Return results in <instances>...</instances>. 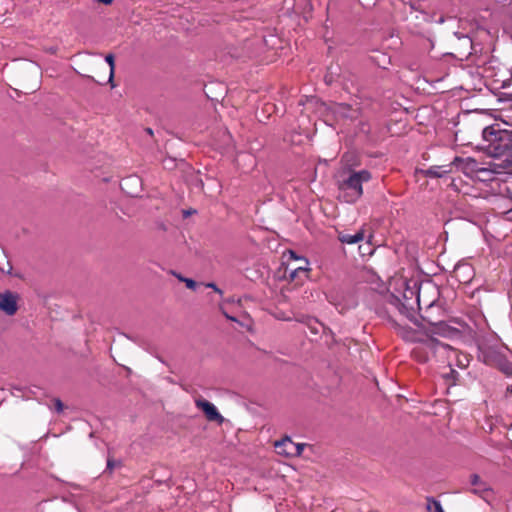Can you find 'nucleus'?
Masks as SVG:
<instances>
[{
  "label": "nucleus",
  "instance_id": "obj_10",
  "mask_svg": "<svg viewBox=\"0 0 512 512\" xmlns=\"http://www.w3.org/2000/svg\"><path fill=\"white\" fill-rule=\"evenodd\" d=\"M470 483L472 486H474L472 492L479 496H483L484 493L490 490L487 483L484 482L477 474H472L470 476Z\"/></svg>",
  "mask_w": 512,
  "mask_h": 512
},
{
  "label": "nucleus",
  "instance_id": "obj_13",
  "mask_svg": "<svg viewBox=\"0 0 512 512\" xmlns=\"http://www.w3.org/2000/svg\"><path fill=\"white\" fill-rule=\"evenodd\" d=\"M327 300L335 307L341 306V302L344 299V293L341 291L340 295L334 296L333 292H329L326 295Z\"/></svg>",
  "mask_w": 512,
  "mask_h": 512
},
{
  "label": "nucleus",
  "instance_id": "obj_6",
  "mask_svg": "<svg viewBox=\"0 0 512 512\" xmlns=\"http://www.w3.org/2000/svg\"><path fill=\"white\" fill-rule=\"evenodd\" d=\"M0 311L8 316L15 315L18 311V295L10 291L0 293Z\"/></svg>",
  "mask_w": 512,
  "mask_h": 512
},
{
  "label": "nucleus",
  "instance_id": "obj_16",
  "mask_svg": "<svg viewBox=\"0 0 512 512\" xmlns=\"http://www.w3.org/2000/svg\"><path fill=\"white\" fill-rule=\"evenodd\" d=\"M105 61L108 63L110 67L109 81L111 82L113 80L115 70L114 55L111 53L107 54L105 56Z\"/></svg>",
  "mask_w": 512,
  "mask_h": 512
},
{
  "label": "nucleus",
  "instance_id": "obj_7",
  "mask_svg": "<svg viewBox=\"0 0 512 512\" xmlns=\"http://www.w3.org/2000/svg\"><path fill=\"white\" fill-rule=\"evenodd\" d=\"M462 162V159L456 157L453 162L443 165H435L431 166L426 170H422L421 173L430 178H441L452 172V167L454 165H458V163Z\"/></svg>",
  "mask_w": 512,
  "mask_h": 512
},
{
  "label": "nucleus",
  "instance_id": "obj_14",
  "mask_svg": "<svg viewBox=\"0 0 512 512\" xmlns=\"http://www.w3.org/2000/svg\"><path fill=\"white\" fill-rule=\"evenodd\" d=\"M483 138L487 141H494L497 139V131L493 126L486 127L483 130Z\"/></svg>",
  "mask_w": 512,
  "mask_h": 512
},
{
  "label": "nucleus",
  "instance_id": "obj_9",
  "mask_svg": "<svg viewBox=\"0 0 512 512\" xmlns=\"http://www.w3.org/2000/svg\"><path fill=\"white\" fill-rule=\"evenodd\" d=\"M453 352L454 354L444 356L445 362H447L449 366H452V361L455 360L458 367L466 368L469 364V357L466 354L459 353L454 348Z\"/></svg>",
  "mask_w": 512,
  "mask_h": 512
},
{
  "label": "nucleus",
  "instance_id": "obj_24",
  "mask_svg": "<svg viewBox=\"0 0 512 512\" xmlns=\"http://www.w3.org/2000/svg\"><path fill=\"white\" fill-rule=\"evenodd\" d=\"M224 315H225V317H226L228 320H231V321H235V322H237V319H236L235 317L230 316V315H228V314H227V313H225V312H224Z\"/></svg>",
  "mask_w": 512,
  "mask_h": 512
},
{
  "label": "nucleus",
  "instance_id": "obj_20",
  "mask_svg": "<svg viewBox=\"0 0 512 512\" xmlns=\"http://www.w3.org/2000/svg\"><path fill=\"white\" fill-rule=\"evenodd\" d=\"M53 403H54V407H55L57 412H62L63 411L64 405H63L62 401L59 398H55L53 400Z\"/></svg>",
  "mask_w": 512,
  "mask_h": 512
},
{
  "label": "nucleus",
  "instance_id": "obj_5",
  "mask_svg": "<svg viewBox=\"0 0 512 512\" xmlns=\"http://www.w3.org/2000/svg\"><path fill=\"white\" fill-rule=\"evenodd\" d=\"M304 447L305 445L296 444L289 437H285L275 443L277 453L287 457L300 456Z\"/></svg>",
  "mask_w": 512,
  "mask_h": 512
},
{
  "label": "nucleus",
  "instance_id": "obj_1",
  "mask_svg": "<svg viewBox=\"0 0 512 512\" xmlns=\"http://www.w3.org/2000/svg\"><path fill=\"white\" fill-rule=\"evenodd\" d=\"M412 341L416 342V345L411 351V357L419 363H426L431 358L445 363L444 356L454 354L453 348L450 345L444 344L432 336L426 335L424 338H421L415 335Z\"/></svg>",
  "mask_w": 512,
  "mask_h": 512
},
{
  "label": "nucleus",
  "instance_id": "obj_22",
  "mask_svg": "<svg viewBox=\"0 0 512 512\" xmlns=\"http://www.w3.org/2000/svg\"><path fill=\"white\" fill-rule=\"evenodd\" d=\"M206 287H208V288H212L216 293H218V294H220V295H222V294H223L222 290H221V289H219V288L216 286V284H215V283H212V282H211V283H207V284H206Z\"/></svg>",
  "mask_w": 512,
  "mask_h": 512
},
{
  "label": "nucleus",
  "instance_id": "obj_8",
  "mask_svg": "<svg viewBox=\"0 0 512 512\" xmlns=\"http://www.w3.org/2000/svg\"><path fill=\"white\" fill-rule=\"evenodd\" d=\"M430 326L427 336L434 337L435 335H438L445 338H452L458 336L460 333L458 329L449 326L443 321L437 323L430 322Z\"/></svg>",
  "mask_w": 512,
  "mask_h": 512
},
{
  "label": "nucleus",
  "instance_id": "obj_2",
  "mask_svg": "<svg viewBox=\"0 0 512 512\" xmlns=\"http://www.w3.org/2000/svg\"><path fill=\"white\" fill-rule=\"evenodd\" d=\"M371 179V174L367 170H361L350 174L342 185L341 189L346 193L347 202H354L363 194L362 184Z\"/></svg>",
  "mask_w": 512,
  "mask_h": 512
},
{
  "label": "nucleus",
  "instance_id": "obj_19",
  "mask_svg": "<svg viewBox=\"0 0 512 512\" xmlns=\"http://www.w3.org/2000/svg\"><path fill=\"white\" fill-rule=\"evenodd\" d=\"M116 466H120V462H116L113 458L108 457V459H107V469L112 471Z\"/></svg>",
  "mask_w": 512,
  "mask_h": 512
},
{
  "label": "nucleus",
  "instance_id": "obj_4",
  "mask_svg": "<svg viewBox=\"0 0 512 512\" xmlns=\"http://www.w3.org/2000/svg\"><path fill=\"white\" fill-rule=\"evenodd\" d=\"M194 402L195 406L204 413L208 421L216 422L219 425L225 421L224 417L220 414L213 403L209 402L201 396L195 398Z\"/></svg>",
  "mask_w": 512,
  "mask_h": 512
},
{
  "label": "nucleus",
  "instance_id": "obj_26",
  "mask_svg": "<svg viewBox=\"0 0 512 512\" xmlns=\"http://www.w3.org/2000/svg\"><path fill=\"white\" fill-rule=\"evenodd\" d=\"M98 1H99L100 3L105 4V5H110V4L113 2V0H98Z\"/></svg>",
  "mask_w": 512,
  "mask_h": 512
},
{
  "label": "nucleus",
  "instance_id": "obj_28",
  "mask_svg": "<svg viewBox=\"0 0 512 512\" xmlns=\"http://www.w3.org/2000/svg\"><path fill=\"white\" fill-rule=\"evenodd\" d=\"M507 392H510L512 394V384L507 387Z\"/></svg>",
  "mask_w": 512,
  "mask_h": 512
},
{
  "label": "nucleus",
  "instance_id": "obj_30",
  "mask_svg": "<svg viewBox=\"0 0 512 512\" xmlns=\"http://www.w3.org/2000/svg\"><path fill=\"white\" fill-rule=\"evenodd\" d=\"M298 262H299V264L297 266H304L303 262H301V261H298Z\"/></svg>",
  "mask_w": 512,
  "mask_h": 512
},
{
  "label": "nucleus",
  "instance_id": "obj_27",
  "mask_svg": "<svg viewBox=\"0 0 512 512\" xmlns=\"http://www.w3.org/2000/svg\"><path fill=\"white\" fill-rule=\"evenodd\" d=\"M433 504H434V506H435L436 510H438L439 512H443V511H442V508H441V506H440V504H439V503L434 502Z\"/></svg>",
  "mask_w": 512,
  "mask_h": 512
},
{
  "label": "nucleus",
  "instance_id": "obj_29",
  "mask_svg": "<svg viewBox=\"0 0 512 512\" xmlns=\"http://www.w3.org/2000/svg\"><path fill=\"white\" fill-rule=\"evenodd\" d=\"M146 131L150 134V135H153V131L151 128H147Z\"/></svg>",
  "mask_w": 512,
  "mask_h": 512
},
{
  "label": "nucleus",
  "instance_id": "obj_11",
  "mask_svg": "<svg viewBox=\"0 0 512 512\" xmlns=\"http://www.w3.org/2000/svg\"><path fill=\"white\" fill-rule=\"evenodd\" d=\"M364 238H365L364 229H360L359 231H357L353 235L349 234V233H346V232H340L338 234V239L342 243H346V244H355V243H358L360 241H363Z\"/></svg>",
  "mask_w": 512,
  "mask_h": 512
},
{
  "label": "nucleus",
  "instance_id": "obj_3",
  "mask_svg": "<svg viewBox=\"0 0 512 512\" xmlns=\"http://www.w3.org/2000/svg\"><path fill=\"white\" fill-rule=\"evenodd\" d=\"M284 256H288L289 260L301 261L304 263V266H294L291 267L290 263L287 264L284 272V277L291 282H295L297 285L302 284L305 279L309 277L310 268L309 262L306 258L299 257L293 250H288Z\"/></svg>",
  "mask_w": 512,
  "mask_h": 512
},
{
  "label": "nucleus",
  "instance_id": "obj_15",
  "mask_svg": "<svg viewBox=\"0 0 512 512\" xmlns=\"http://www.w3.org/2000/svg\"><path fill=\"white\" fill-rule=\"evenodd\" d=\"M305 325L312 335L318 334V327L320 323L317 319H309Z\"/></svg>",
  "mask_w": 512,
  "mask_h": 512
},
{
  "label": "nucleus",
  "instance_id": "obj_25",
  "mask_svg": "<svg viewBox=\"0 0 512 512\" xmlns=\"http://www.w3.org/2000/svg\"><path fill=\"white\" fill-rule=\"evenodd\" d=\"M505 373L507 374H512V366H507L506 368L503 369Z\"/></svg>",
  "mask_w": 512,
  "mask_h": 512
},
{
  "label": "nucleus",
  "instance_id": "obj_17",
  "mask_svg": "<svg viewBox=\"0 0 512 512\" xmlns=\"http://www.w3.org/2000/svg\"><path fill=\"white\" fill-rule=\"evenodd\" d=\"M323 338H325V342L327 345H330V343L334 341L333 332L322 325V339Z\"/></svg>",
  "mask_w": 512,
  "mask_h": 512
},
{
  "label": "nucleus",
  "instance_id": "obj_23",
  "mask_svg": "<svg viewBox=\"0 0 512 512\" xmlns=\"http://www.w3.org/2000/svg\"><path fill=\"white\" fill-rule=\"evenodd\" d=\"M333 81H334V79H333L332 75H326L325 76V82L327 84H331V83H333Z\"/></svg>",
  "mask_w": 512,
  "mask_h": 512
},
{
  "label": "nucleus",
  "instance_id": "obj_12",
  "mask_svg": "<svg viewBox=\"0 0 512 512\" xmlns=\"http://www.w3.org/2000/svg\"><path fill=\"white\" fill-rule=\"evenodd\" d=\"M139 182H140V181H139V179H138V178H135V177H128V178H126V179L122 180V182H121V184H120V185H121V189H122L123 191H125L126 193L130 194L131 196H134V195H135V194H134V192L129 191V190H128V187H129L131 184H136V185H137V184H139Z\"/></svg>",
  "mask_w": 512,
  "mask_h": 512
},
{
  "label": "nucleus",
  "instance_id": "obj_18",
  "mask_svg": "<svg viewBox=\"0 0 512 512\" xmlns=\"http://www.w3.org/2000/svg\"><path fill=\"white\" fill-rule=\"evenodd\" d=\"M178 279L180 281L184 282L186 287L189 288V289L194 290L196 288V286H197V283L193 279L185 278V277H182V276H178Z\"/></svg>",
  "mask_w": 512,
  "mask_h": 512
},
{
  "label": "nucleus",
  "instance_id": "obj_21",
  "mask_svg": "<svg viewBox=\"0 0 512 512\" xmlns=\"http://www.w3.org/2000/svg\"><path fill=\"white\" fill-rule=\"evenodd\" d=\"M467 269H469V267L467 265H457L455 268V271H454L455 276L459 277L460 272L463 270H467Z\"/></svg>",
  "mask_w": 512,
  "mask_h": 512
}]
</instances>
